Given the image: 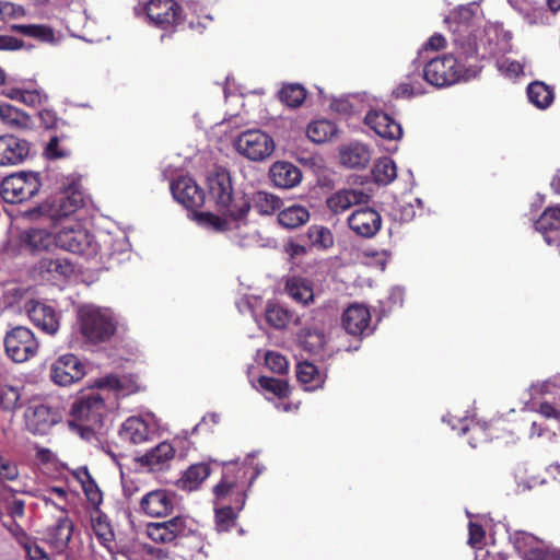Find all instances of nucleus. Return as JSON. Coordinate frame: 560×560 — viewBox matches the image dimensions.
I'll return each instance as SVG.
<instances>
[{"label":"nucleus","instance_id":"nucleus-62","mask_svg":"<svg viewBox=\"0 0 560 560\" xmlns=\"http://www.w3.org/2000/svg\"><path fill=\"white\" fill-rule=\"evenodd\" d=\"M538 411L546 419H555L560 422V410L556 409L552 404L542 401L539 405Z\"/></svg>","mask_w":560,"mask_h":560},{"label":"nucleus","instance_id":"nucleus-43","mask_svg":"<svg viewBox=\"0 0 560 560\" xmlns=\"http://www.w3.org/2000/svg\"><path fill=\"white\" fill-rule=\"evenodd\" d=\"M12 30L42 43H52L55 40L54 30L47 25L19 24L13 25Z\"/></svg>","mask_w":560,"mask_h":560},{"label":"nucleus","instance_id":"nucleus-61","mask_svg":"<svg viewBox=\"0 0 560 560\" xmlns=\"http://www.w3.org/2000/svg\"><path fill=\"white\" fill-rule=\"evenodd\" d=\"M19 10L20 7H16L14 3L0 1V22L14 18Z\"/></svg>","mask_w":560,"mask_h":560},{"label":"nucleus","instance_id":"nucleus-56","mask_svg":"<svg viewBox=\"0 0 560 560\" xmlns=\"http://www.w3.org/2000/svg\"><path fill=\"white\" fill-rule=\"evenodd\" d=\"M23 550L27 560H50L47 552L36 544L35 538Z\"/></svg>","mask_w":560,"mask_h":560},{"label":"nucleus","instance_id":"nucleus-38","mask_svg":"<svg viewBox=\"0 0 560 560\" xmlns=\"http://www.w3.org/2000/svg\"><path fill=\"white\" fill-rule=\"evenodd\" d=\"M310 220V212L303 206H291L278 213V222L285 229L293 230L304 225Z\"/></svg>","mask_w":560,"mask_h":560},{"label":"nucleus","instance_id":"nucleus-17","mask_svg":"<svg viewBox=\"0 0 560 560\" xmlns=\"http://www.w3.org/2000/svg\"><path fill=\"white\" fill-rule=\"evenodd\" d=\"M59 419V412L44 404L30 406L25 411V425L33 434H47Z\"/></svg>","mask_w":560,"mask_h":560},{"label":"nucleus","instance_id":"nucleus-42","mask_svg":"<svg viewBox=\"0 0 560 560\" xmlns=\"http://www.w3.org/2000/svg\"><path fill=\"white\" fill-rule=\"evenodd\" d=\"M296 377L311 389L319 387L324 382L318 368L307 361L298 363Z\"/></svg>","mask_w":560,"mask_h":560},{"label":"nucleus","instance_id":"nucleus-9","mask_svg":"<svg viewBox=\"0 0 560 560\" xmlns=\"http://www.w3.org/2000/svg\"><path fill=\"white\" fill-rule=\"evenodd\" d=\"M196 532L194 521L177 515L164 522H152L145 527L148 537L155 544H171L187 538Z\"/></svg>","mask_w":560,"mask_h":560},{"label":"nucleus","instance_id":"nucleus-21","mask_svg":"<svg viewBox=\"0 0 560 560\" xmlns=\"http://www.w3.org/2000/svg\"><path fill=\"white\" fill-rule=\"evenodd\" d=\"M30 143L13 135L0 136V166H14L23 163L30 154Z\"/></svg>","mask_w":560,"mask_h":560},{"label":"nucleus","instance_id":"nucleus-33","mask_svg":"<svg viewBox=\"0 0 560 560\" xmlns=\"http://www.w3.org/2000/svg\"><path fill=\"white\" fill-rule=\"evenodd\" d=\"M249 210L254 208L260 215H271L282 207V199L267 191H256L252 197L247 196Z\"/></svg>","mask_w":560,"mask_h":560},{"label":"nucleus","instance_id":"nucleus-22","mask_svg":"<svg viewBox=\"0 0 560 560\" xmlns=\"http://www.w3.org/2000/svg\"><path fill=\"white\" fill-rule=\"evenodd\" d=\"M364 122L383 139L398 140L402 136L401 125L383 110L368 112Z\"/></svg>","mask_w":560,"mask_h":560},{"label":"nucleus","instance_id":"nucleus-11","mask_svg":"<svg viewBox=\"0 0 560 560\" xmlns=\"http://www.w3.org/2000/svg\"><path fill=\"white\" fill-rule=\"evenodd\" d=\"M235 147L247 159L262 161L273 152L275 142L270 136L260 130H246L238 136Z\"/></svg>","mask_w":560,"mask_h":560},{"label":"nucleus","instance_id":"nucleus-6","mask_svg":"<svg viewBox=\"0 0 560 560\" xmlns=\"http://www.w3.org/2000/svg\"><path fill=\"white\" fill-rule=\"evenodd\" d=\"M56 247L86 258L98 252L94 235L78 222L65 225L56 233Z\"/></svg>","mask_w":560,"mask_h":560},{"label":"nucleus","instance_id":"nucleus-59","mask_svg":"<svg viewBox=\"0 0 560 560\" xmlns=\"http://www.w3.org/2000/svg\"><path fill=\"white\" fill-rule=\"evenodd\" d=\"M40 125L46 129H54L57 127L58 117L55 110L44 108L38 113Z\"/></svg>","mask_w":560,"mask_h":560},{"label":"nucleus","instance_id":"nucleus-20","mask_svg":"<svg viewBox=\"0 0 560 560\" xmlns=\"http://www.w3.org/2000/svg\"><path fill=\"white\" fill-rule=\"evenodd\" d=\"M349 228L362 237H373L382 228V217L373 208L357 209L348 218Z\"/></svg>","mask_w":560,"mask_h":560},{"label":"nucleus","instance_id":"nucleus-5","mask_svg":"<svg viewBox=\"0 0 560 560\" xmlns=\"http://www.w3.org/2000/svg\"><path fill=\"white\" fill-rule=\"evenodd\" d=\"M466 70L454 55L431 59L423 68V79L433 86L445 88L466 80Z\"/></svg>","mask_w":560,"mask_h":560},{"label":"nucleus","instance_id":"nucleus-35","mask_svg":"<svg viewBox=\"0 0 560 560\" xmlns=\"http://www.w3.org/2000/svg\"><path fill=\"white\" fill-rule=\"evenodd\" d=\"M340 159L343 165L351 168L365 167L371 159L366 145L361 143H351L340 152Z\"/></svg>","mask_w":560,"mask_h":560},{"label":"nucleus","instance_id":"nucleus-45","mask_svg":"<svg viewBox=\"0 0 560 560\" xmlns=\"http://www.w3.org/2000/svg\"><path fill=\"white\" fill-rule=\"evenodd\" d=\"M266 322L276 329H282L291 320V313L277 303H268L265 311Z\"/></svg>","mask_w":560,"mask_h":560},{"label":"nucleus","instance_id":"nucleus-12","mask_svg":"<svg viewBox=\"0 0 560 560\" xmlns=\"http://www.w3.org/2000/svg\"><path fill=\"white\" fill-rule=\"evenodd\" d=\"M144 11L150 21L162 30L176 27L184 21V10L175 0H150Z\"/></svg>","mask_w":560,"mask_h":560},{"label":"nucleus","instance_id":"nucleus-27","mask_svg":"<svg viewBox=\"0 0 560 560\" xmlns=\"http://www.w3.org/2000/svg\"><path fill=\"white\" fill-rule=\"evenodd\" d=\"M31 322L43 331L55 335L59 328V320L56 311L44 303L31 302L27 308Z\"/></svg>","mask_w":560,"mask_h":560},{"label":"nucleus","instance_id":"nucleus-51","mask_svg":"<svg viewBox=\"0 0 560 560\" xmlns=\"http://www.w3.org/2000/svg\"><path fill=\"white\" fill-rule=\"evenodd\" d=\"M84 200L80 191H72L60 199L59 212L61 217H68L83 207Z\"/></svg>","mask_w":560,"mask_h":560},{"label":"nucleus","instance_id":"nucleus-53","mask_svg":"<svg viewBox=\"0 0 560 560\" xmlns=\"http://www.w3.org/2000/svg\"><path fill=\"white\" fill-rule=\"evenodd\" d=\"M44 155L48 160L65 159L71 155V150L68 148H60L59 138L57 136H54L46 144Z\"/></svg>","mask_w":560,"mask_h":560},{"label":"nucleus","instance_id":"nucleus-36","mask_svg":"<svg viewBox=\"0 0 560 560\" xmlns=\"http://www.w3.org/2000/svg\"><path fill=\"white\" fill-rule=\"evenodd\" d=\"M210 474L211 468L209 464H192L185 470L179 479L180 488L188 491L196 490L210 476Z\"/></svg>","mask_w":560,"mask_h":560},{"label":"nucleus","instance_id":"nucleus-1","mask_svg":"<svg viewBox=\"0 0 560 560\" xmlns=\"http://www.w3.org/2000/svg\"><path fill=\"white\" fill-rule=\"evenodd\" d=\"M260 470L250 463H223L221 480L213 487L217 503L231 502L243 509L247 499V491L254 483Z\"/></svg>","mask_w":560,"mask_h":560},{"label":"nucleus","instance_id":"nucleus-19","mask_svg":"<svg viewBox=\"0 0 560 560\" xmlns=\"http://www.w3.org/2000/svg\"><path fill=\"white\" fill-rule=\"evenodd\" d=\"M74 524L68 516V511L62 508V515L58 516L56 523L46 529V542L56 552L66 551L71 541Z\"/></svg>","mask_w":560,"mask_h":560},{"label":"nucleus","instance_id":"nucleus-23","mask_svg":"<svg viewBox=\"0 0 560 560\" xmlns=\"http://www.w3.org/2000/svg\"><path fill=\"white\" fill-rule=\"evenodd\" d=\"M175 456V448L168 442H161L144 455L138 458L142 467L152 472L163 471L170 468Z\"/></svg>","mask_w":560,"mask_h":560},{"label":"nucleus","instance_id":"nucleus-48","mask_svg":"<svg viewBox=\"0 0 560 560\" xmlns=\"http://www.w3.org/2000/svg\"><path fill=\"white\" fill-rule=\"evenodd\" d=\"M95 384L98 388H107L116 392L117 394L126 395L132 390L130 381L126 376L119 377L110 374L98 378Z\"/></svg>","mask_w":560,"mask_h":560},{"label":"nucleus","instance_id":"nucleus-32","mask_svg":"<svg viewBox=\"0 0 560 560\" xmlns=\"http://www.w3.org/2000/svg\"><path fill=\"white\" fill-rule=\"evenodd\" d=\"M284 290L293 301L303 306L314 301L313 282L307 278L300 276L288 278Z\"/></svg>","mask_w":560,"mask_h":560},{"label":"nucleus","instance_id":"nucleus-55","mask_svg":"<svg viewBox=\"0 0 560 560\" xmlns=\"http://www.w3.org/2000/svg\"><path fill=\"white\" fill-rule=\"evenodd\" d=\"M9 533L13 536L15 541L24 549L34 539L26 530L15 521L10 524H3Z\"/></svg>","mask_w":560,"mask_h":560},{"label":"nucleus","instance_id":"nucleus-31","mask_svg":"<svg viewBox=\"0 0 560 560\" xmlns=\"http://www.w3.org/2000/svg\"><path fill=\"white\" fill-rule=\"evenodd\" d=\"M73 477L80 482L86 501L95 512H100L103 503V492L86 467L73 471Z\"/></svg>","mask_w":560,"mask_h":560},{"label":"nucleus","instance_id":"nucleus-54","mask_svg":"<svg viewBox=\"0 0 560 560\" xmlns=\"http://www.w3.org/2000/svg\"><path fill=\"white\" fill-rule=\"evenodd\" d=\"M19 478L18 465L8 457L0 454V480L13 481Z\"/></svg>","mask_w":560,"mask_h":560},{"label":"nucleus","instance_id":"nucleus-60","mask_svg":"<svg viewBox=\"0 0 560 560\" xmlns=\"http://www.w3.org/2000/svg\"><path fill=\"white\" fill-rule=\"evenodd\" d=\"M23 46V42L14 36L0 35V50H16Z\"/></svg>","mask_w":560,"mask_h":560},{"label":"nucleus","instance_id":"nucleus-57","mask_svg":"<svg viewBox=\"0 0 560 560\" xmlns=\"http://www.w3.org/2000/svg\"><path fill=\"white\" fill-rule=\"evenodd\" d=\"M408 79V82H401L393 90V96L395 98H410L416 94L415 86L412 85V77L409 75Z\"/></svg>","mask_w":560,"mask_h":560},{"label":"nucleus","instance_id":"nucleus-10","mask_svg":"<svg viewBox=\"0 0 560 560\" xmlns=\"http://www.w3.org/2000/svg\"><path fill=\"white\" fill-rule=\"evenodd\" d=\"M4 348L12 361L23 363L36 355L39 343L31 329L19 326L7 332Z\"/></svg>","mask_w":560,"mask_h":560},{"label":"nucleus","instance_id":"nucleus-63","mask_svg":"<svg viewBox=\"0 0 560 560\" xmlns=\"http://www.w3.org/2000/svg\"><path fill=\"white\" fill-rule=\"evenodd\" d=\"M396 211V215L399 218L401 222H409L413 220L416 215L415 208L411 203L398 205V209Z\"/></svg>","mask_w":560,"mask_h":560},{"label":"nucleus","instance_id":"nucleus-40","mask_svg":"<svg viewBox=\"0 0 560 560\" xmlns=\"http://www.w3.org/2000/svg\"><path fill=\"white\" fill-rule=\"evenodd\" d=\"M337 132L334 122L325 119L315 120L307 126L306 135L314 143H323L330 140Z\"/></svg>","mask_w":560,"mask_h":560},{"label":"nucleus","instance_id":"nucleus-46","mask_svg":"<svg viewBox=\"0 0 560 560\" xmlns=\"http://www.w3.org/2000/svg\"><path fill=\"white\" fill-rule=\"evenodd\" d=\"M307 237L311 244L318 249H327L334 245L331 231L323 225H311L307 230Z\"/></svg>","mask_w":560,"mask_h":560},{"label":"nucleus","instance_id":"nucleus-7","mask_svg":"<svg viewBox=\"0 0 560 560\" xmlns=\"http://www.w3.org/2000/svg\"><path fill=\"white\" fill-rule=\"evenodd\" d=\"M510 541L522 560H560V548L526 530H515Z\"/></svg>","mask_w":560,"mask_h":560},{"label":"nucleus","instance_id":"nucleus-16","mask_svg":"<svg viewBox=\"0 0 560 560\" xmlns=\"http://www.w3.org/2000/svg\"><path fill=\"white\" fill-rule=\"evenodd\" d=\"M18 245L21 250L32 255L49 252L56 246V233L45 228L32 226L20 232Z\"/></svg>","mask_w":560,"mask_h":560},{"label":"nucleus","instance_id":"nucleus-15","mask_svg":"<svg viewBox=\"0 0 560 560\" xmlns=\"http://www.w3.org/2000/svg\"><path fill=\"white\" fill-rule=\"evenodd\" d=\"M370 308L361 303H351L341 315V326L347 334L364 338L373 332Z\"/></svg>","mask_w":560,"mask_h":560},{"label":"nucleus","instance_id":"nucleus-14","mask_svg":"<svg viewBox=\"0 0 560 560\" xmlns=\"http://www.w3.org/2000/svg\"><path fill=\"white\" fill-rule=\"evenodd\" d=\"M84 375L85 365L72 353L59 357L50 366V377L59 386L74 384L82 380Z\"/></svg>","mask_w":560,"mask_h":560},{"label":"nucleus","instance_id":"nucleus-3","mask_svg":"<svg viewBox=\"0 0 560 560\" xmlns=\"http://www.w3.org/2000/svg\"><path fill=\"white\" fill-rule=\"evenodd\" d=\"M78 323L83 339L92 345L108 341L116 331L112 312L94 305L80 307Z\"/></svg>","mask_w":560,"mask_h":560},{"label":"nucleus","instance_id":"nucleus-18","mask_svg":"<svg viewBox=\"0 0 560 560\" xmlns=\"http://www.w3.org/2000/svg\"><path fill=\"white\" fill-rule=\"evenodd\" d=\"M173 197L187 209L200 208L203 206L206 195L197 185L195 179L188 176L177 178L171 184Z\"/></svg>","mask_w":560,"mask_h":560},{"label":"nucleus","instance_id":"nucleus-50","mask_svg":"<svg viewBox=\"0 0 560 560\" xmlns=\"http://www.w3.org/2000/svg\"><path fill=\"white\" fill-rule=\"evenodd\" d=\"M21 394L19 388L4 385L0 388V406L3 410L14 411L21 407Z\"/></svg>","mask_w":560,"mask_h":560},{"label":"nucleus","instance_id":"nucleus-37","mask_svg":"<svg viewBox=\"0 0 560 560\" xmlns=\"http://www.w3.org/2000/svg\"><path fill=\"white\" fill-rule=\"evenodd\" d=\"M215 504V528L219 533H225L231 530L236 524L237 513L243 509L236 508V504L231 502L217 503Z\"/></svg>","mask_w":560,"mask_h":560},{"label":"nucleus","instance_id":"nucleus-2","mask_svg":"<svg viewBox=\"0 0 560 560\" xmlns=\"http://www.w3.org/2000/svg\"><path fill=\"white\" fill-rule=\"evenodd\" d=\"M208 196L215 209L230 215L234 220H246L249 213L247 196L235 192L230 172L224 167H217L207 176Z\"/></svg>","mask_w":560,"mask_h":560},{"label":"nucleus","instance_id":"nucleus-41","mask_svg":"<svg viewBox=\"0 0 560 560\" xmlns=\"http://www.w3.org/2000/svg\"><path fill=\"white\" fill-rule=\"evenodd\" d=\"M527 96L530 103L538 108H547L553 101L552 90L544 82L535 81L527 88Z\"/></svg>","mask_w":560,"mask_h":560},{"label":"nucleus","instance_id":"nucleus-39","mask_svg":"<svg viewBox=\"0 0 560 560\" xmlns=\"http://www.w3.org/2000/svg\"><path fill=\"white\" fill-rule=\"evenodd\" d=\"M307 96L306 89L299 83L283 84L278 92V97L282 104L291 108L300 107Z\"/></svg>","mask_w":560,"mask_h":560},{"label":"nucleus","instance_id":"nucleus-49","mask_svg":"<svg viewBox=\"0 0 560 560\" xmlns=\"http://www.w3.org/2000/svg\"><path fill=\"white\" fill-rule=\"evenodd\" d=\"M97 516L93 520V530L101 544L106 545L114 540V532L104 513L96 512Z\"/></svg>","mask_w":560,"mask_h":560},{"label":"nucleus","instance_id":"nucleus-24","mask_svg":"<svg viewBox=\"0 0 560 560\" xmlns=\"http://www.w3.org/2000/svg\"><path fill=\"white\" fill-rule=\"evenodd\" d=\"M535 229L549 245H560V205L546 208L536 220Z\"/></svg>","mask_w":560,"mask_h":560},{"label":"nucleus","instance_id":"nucleus-8","mask_svg":"<svg viewBox=\"0 0 560 560\" xmlns=\"http://www.w3.org/2000/svg\"><path fill=\"white\" fill-rule=\"evenodd\" d=\"M40 179L37 173L20 172L3 178L0 194L8 203H22L34 197L40 189Z\"/></svg>","mask_w":560,"mask_h":560},{"label":"nucleus","instance_id":"nucleus-30","mask_svg":"<svg viewBox=\"0 0 560 560\" xmlns=\"http://www.w3.org/2000/svg\"><path fill=\"white\" fill-rule=\"evenodd\" d=\"M196 221L199 225L213 231V232H226L234 229H238L247 223L246 220H234L230 215L222 213V215L212 212H197Z\"/></svg>","mask_w":560,"mask_h":560},{"label":"nucleus","instance_id":"nucleus-58","mask_svg":"<svg viewBox=\"0 0 560 560\" xmlns=\"http://www.w3.org/2000/svg\"><path fill=\"white\" fill-rule=\"evenodd\" d=\"M468 532H469L468 533L469 534L468 544L471 547H475L476 545L481 544L482 540L485 539V536H486L485 529L478 523L470 522L468 525Z\"/></svg>","mask_w":560,"mask_h":560},{"label":"nucleus","instance_id":"nucleus-44","mask_svg":"<svg viewBox=\"0 0 560 560\" xmlns=\"http://www.w3.org/2000/svg\"><path fill=\"white\" fill-rule=\"evenodd\" d=\"M372 173L377 184L387 185L397 176L396 164L390 158H382L374 165Z\"/></svg>","mask_w":560,"mask_h":560},{"label":"nucleus","instance_id":"nucleus-64","mask_svg":"<svg viewBox=\"0 0 560 560\" xmlns=\"http://www.w3.org/2000/svg\"><path fill=\"white\" fill-rule=\"evenodd\" d=\"M446 40L441 34L432 35L424 45L425 50H441L445 47Z\"/></svg>","mask_w":560,"mask_h":560},{"label":"nucleus","instance_id":"nucleus-4","mask_svg":"<svg viewBox=\"0 0 560 560\" xmlns=\"http://www.w3.org/2000/svg\"><path fill=\"white\" fill-rule=\"evenodd\" d=\"M105 411L104 398L97 393H91L73 402L71 424L81 432L82 436H90L103 427Z\"/></svg>","mask_w":560,"mask_h":560},{"label":"nucleus","instance_id":"nucleus-52","mask_svg":"<svg viewBox=\"0 0 560 560\" xmlns=\"http://www.w3.org/2000/svg\"><path fill=\"white\" fill-rule=\"evenodd\" d=\"M265 363H266V366L273 373L282 375L288 372V368H289L288 360L285 359L284 355L278 353V352H273V351L267 352L265 355Z\"/></svg>","mask_w":560,"mask_h":560},{"label":"nucleus","instance_id":"nucleus-34","mask_svg":"<svg viewBox=\"0 0 560 560\" xmlns=\"http://www.w3.org/2000/svg\"><path fill=\"white\" fill-rule=\"evenodd\" d=\"M0 120L7 127L15 130H26L32 126V118L11 104H0Z\"/></svg>","mask_w":560,"mask_h":560},{"label":"nucleus","instance_id":"nucleus-47","mask_svg":"<svg viewBox=\"0 0 560 560\" xmlns=\"http://www.w3.org/2000/svg\"><path fill=\"white\" fill-rule=\"evenodd\" d=\"M259 386L278 398H287L290 395V387L287 381L261 375L258 377Z\"/></svg>","mask_w":560,"mask_h":560},{"label":"nucleus","instance_id":"nucleus-28","mask_svg":"<svg viewBox=\"0 0 560 560\" xmlns=\"http://www.w3.org/2000/svg\"><path fill=\"white\" fill-rule=\"evenodd\" d=\"M269 176L275 186L289 189L300 184L302 172L290 162L278 161L270 167Z\"/></svg>","mask_w":560,"mask_h":560},{"label":"nucleus","instance_id":"nucleus-25","mask_svg":"<svg viewBox=\"0 0 560 560\" xmlns=\"http://www.w3.org/2000/svg\"><path fill=\"white\" fill-rule=\"evenodd\" d=\"M34 271L45 280L67 279L74 272L72 262L67 258L43 257L34 266Z\"/></svg>","mask_w":560,"mask_h":560},{"label":"nucleus","instance_id":"nucleus-26","mask_svg":"<svg viewBox=\"0 0 560 560\" xmlns=\"http://www.w3.org/2000/svg\"><path fill=\"white\" fill-rule=\"evenodd\" d=\"M369 199L362 189H340L327 198L326 205L334 214H340L354 205L366 203Z\"/></svg>","mask_w":560,"mask_h":560},{"label":"nucleus","instance_id":"nucleus-13","mask_svg":"<svg viewBox=\"0 0 560 560\" xmlns=\"http://www.w3.org/2000/svg\"><path fill=\"white\" fill-rule=\"evenodd\" d=\"M175 506L176 493L167 489L151 490L139 502L140 512L153 518L170 516Z\"/></svg>","mask_w":560,"mask_h":560},{"label":"nucleus","instance_id":"nucleus-29","mask_svg":"<svg viewBox=\"0 0 560 560\" xmlns=\"http://www.w3.org/2000/svg\"><path fill=\"white\" fill-rule=\"evenodd\" d=\"M150 435V425L140 417H129L119 429V438L131 444L144 443L149 441Z\"/></svg>","mask_w":560,"mask_h":560}]
</instances>
